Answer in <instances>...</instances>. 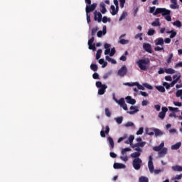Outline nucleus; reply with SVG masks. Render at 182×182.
<instances>
[{"label":"nucleus","mask_w":182,"mask_h":182,"mask_svg":"<svg viewBox=\"0 0 182 182\" xmlns=\"http://www.w3.org/2000/svg\"><path fill=\"white\" fill-rule=\"evenodd\" d=\"M150 14H153L155 16L161 14L164 16V19L168 22H171V11L168 10L166 8H157L156 6L150 7L149 9Z\"/></svg>","instance_id":"1"},{"label":"nucleus","mask_w":182,"mask_h":182,"mask_svg":"<svg viewBox=\"0 0 182 182\" xmlns=\"http://www.w3.org/2000/svg\"><path fill=\"white\" fill-rule=\"evenodd\" d=\"M136 65L141 70H147L149 69V65H150V60L149 58L139 59L136 62Z\"/></svg>","instance_id":"2"},{"label":"nucleus","mask_w":182,"mask_h":182,"mask_svg":"<svg viewBox=\"0 0 182 182\" xmlns=\"http://www.w3.org/2000/svg\"><path fill=\"white\" fill-rule=\"evenodd\" d=\"M95 85H96V87L99 89L98 95H102L106 92V89H107V85L105 84H102V82L100 81H97Z\"/></svg>","instance_id":"3"},{"label":"nucleus","mask_w":182,"mask_h":182,"mask_svg":"<svg viewBox=\"0 0 182 182\" xmlns=\"http://www.w3.org/2000/svg\"><path fill=\"white\" fill-rule=\"evenodd\" d=\"M143 164V160L140 158L134 159L132 161V166L134 170H140Z\"/></svg>","instance_id":"4"},{"label":"nucleus","mask_w":182,"mask_h":182,"mask_svg":"<svg viewBox=\"0 0 182 182\" xmlns=\"http://www.w3.org/2000/svg\"><path fill=\"white\" fill-rule=\"evenodd\" d=\"M97 7V3H93L92 4H88L86 5L85 7V11L87 14H90V12H93L95 9Z\"/></svg>","instance_id":"5"},{"label":"nucleus","mask_w":182,"mask_h":182,"mask_svg":"<svg viewBox=\"0 0 182 182\" xmlns=\"http://www.w3.org/2000/svg\"><path fill=\"white\" fill-rule=\"evenodd\" d=\"M126 151H132V149L125 148L122 150L121 153H122V156H120V159L122 160V161H129V158L127 157V155H125Z\"/></svg>","instance_id":"6"},{"label":"nucleus","mask_w":182,"mask_h":182,"mask_svg":"<svg viewBox=\"0 0 182 182\" xmlns=\"http://www.w3.org/2000/svg\"><path fill=\"white\" fill-rule=\"evenodd\" d=\"M118 76H120L121 77H124V76H126L127 75V68L126 65H123L119 70H118Z\"/></svg>","instance_id":"7"},{"label":"nucleus","mask_w":182,"mask_h":182,"mask_svg":"<svg viewBox=\"0 0 182 182\" xmlns=\"http://www.w3.org/2000/svg\"><path fill=\"white\" fill-rule=\"evenodd\" d=\"M148 168L150 173H154V165L153 164V156H151L149 157Z\"/></svg>","instance_id":"8"},{"label":"nucleus","mask_w":182,"mask_h":182,"mask_svg":"<svg viewBox=\"0 0 182 182\" xmlns=\"http://www.w3.org/2000/svg\"><path fill=\"white\" fill-rule=\"evenodd\" d=\"M102 14L100 12H97V11H94V20L97 21V22H102Z\"/></svg>","instance_id":"9"},{"label":"nucleus","mask_w":182,"mask_h":182,"mask_svg":"<svg viewBox=\"0 0 182 182\" xmlns=\"http://www.w3.org/2000/svg\"><path fill=\"white\" fill-rule=\"evenodd\" d=\"M143 48L146 52H148V53H152L151 45H150L149 43H144L143 44Z\"/></svg>","instance_id":"10"},{"label":"nucleus","mask_w":182,"mask_h":182,"mask_svg":"<svg viewBox=\"0 0 182 182\" xmlns=\"http://www.w3.org/2000/svg\"><path fill=\"white\" fill-rule=\"evenodd\" d=\"M109 132H110V127L107 125L105 127V131L104 130L100 131L101 137H106V134H109Z\"/></svg>","instance_id":"11"},{"label":"nucleus","mask_w":182,"mask_h":182,"mask_svg":"<svg viewBox=\"0 0 182 182\" xmlns=\"http://www.w3.org/2000/svg\"><path fill=\"white\" fill-rule=\"evenodd\" d=\"M181 77V75H173V82H171V86L173 87L174 86V85H176V83H177V82H178V80H180V78Z\"/></svg>","instance_id":"12"},{"label":"nucleus","mask_w":182,"mask_h":182,"mask_svg":"<svg viewBox=\"0 0 182 182\" xmlns=\"http://www.w3.org/2000/svg\"><path fill=\"white\" fill-rule=\"evenodd\" d=\"M126 102L129 103V105H136V100L132 98L130 96L126 97Z\"/></svg>","instance_id":"13"},{"label":"nucleus","mask_w":182,"mask_h":182,"mask_svg":"<svg viewBox=\"0 0 182 182\" xmlns=\"http://www.w3.org/2000/svg\"><path fill=\"white\" fill-rule=\"evenodd\" d=\"M106 30H107L106 26H103V27H102V31H99L97 32V37H98V38H102V36L106 33V32H107Z\"/></svg>","instance_id":"14"},{"label":"nucleus","mask_w":182,"mask_h":182,"mask_svg":"<svg viewBox=\"0 0 182 182\" xmlns=\"http://www.w3.org/2000/svg\"><path fill=\"white\" fill-rule=\"evenodd\" d=\"M155 45L156 46H159L160 45L161 46H163L164 45V39L163 38H159L155 41Z\"/></svg>","instance_id":"15"},{"label":"nucleus","mask_w":182,"mask_h":182,"mask_svg":"<svg viewBox=\"0 0 182 182\" xmlns=\"http://www.w3.org/2000/svg\"><path fill=\"white\" fill-rule=\"evenodd\" d=\"M154 132L156 137H159V136H163V134H164V132H161V130L157 128L154 129Z\"/></svg>","instance_id":"16"},{"label":"nucleus","mask_w":182,"mask_h":182,"mask_svg":"<svg viewBox=\"0 0 182 182\" xmlns=\"http://www.w3.org/2000/svg\"><path fill=\"white\" fill-rule=\"evenodd\" d=\"M111 9V15L114 16V15H117V12H119V9H117V7H114V5H112L110 6Z\"/></svg>","instance_id":"17"},{"label":"nucleus","mask_w":182,"mask_h":182,"mask_svg":"<svg viewBox=\"0 0 182 182\" xmlns=\"http://www.w3.org/2000/svg\"><path fill=\"white\" fill-rule=\"evenodd\" d=\"M130 110L131 111L128 112V113L129 114H134V113H137V112H139V108H137V107L131 106Z\"/></svg>","instance_id":"18"},{"label":"nucleus","mask_w":182,"mask_h":182,"mask_svg":"<svg viewBox=\"0 0 182 182\" xmlns=\"http://www.w3.org/2000/svg\"><path fill=\"white\" fill-rule=\"evenodd\" d=\"M101 9V13L103 14V15H105V14H106L107 12V10L106 9V4H105L104 2L100 3V4Z\"/></svg>","instance_id":"19"},{"label":"nucleus","mask_w":182,"mask_h":182,"mask_svg":"<svg viewBox=\"0 0 182 182\" xmlns=\"http://www.w3.org/2000/svg\"><path fill=\"white\" fill-rule=\"evenodd\" d=\"M113 167L115 169L124 168V167H126V165L123 164L114 163Z\"/></svg>","instance_id":"20"},{"label":"nucleus","mask_w":182,"mask_h":182,"mask_svg":"<svg viewBox=\"0 0 182 182\" xmlns=\"http://www.w3.org/2000/svg\"><path fill=\"white\" fill-rule=\"evenodd\" d=\"M167 154V148H163L159 152V157H164Z\"/></svg>","instance_id":"21"},{"label":"nucleus","mask_w":182,"mask_h":182,"mask_svg":"<svg viewBox=\"0 0 182 182\" xmlns=\"http://www.w3.org/2000/svg\"><path fill=\"white\" fill-rule=\"evenodd\" d=\"M181 147V142H178L171 146V150H178Z\"/></svg>","instance_id":"22"},{"label":"nucleus","mask_w":182,"mask_h":182,"mask_svg":"<svg viewBox=\"0 0 182 182\" xmlns=\"http://www.w3.org/2000/svg\"><path fill=\"white\" fill-rule=\"evenodd\" d=\"M141 155V153L140 152H134L132 154H130V156L132 157V159H139V156Z\"/></svg>","instance_id":"23"},{"label":"nucleus","mask_w":182,"mask_h":182,"mask_svg":"<svg viewBox=\"0 0 182 182\" xmlns=\"http://www.w3.org/2000/svg\"><path fill=\"white\" fill-rule=\"evenodd\" d=\"M114 99L115 102H117V103H118V105H119V106H121V107L126 104V102H124V98H121V99H119V101H117V100L116 98H114Z\"/></svg>","instance_id":"24"},{"label":"nucleus","mask_w":182,"mask_h":182,"mask_svg":"<svg viewBox=\"0 0 182 182\" xmlns=\"http://www.w3.org/2000/svg\"><path fill=\"white\" fill-rule=\"evenodd\" d=\"M165 73H166L167 75H173V73H176V70L173 68H166Z\"/></svg>","instance_id":"25"},{"label":"nucleus","mask_w":182,"mask_h":182,"mask_svg":"<svg viewBox=\"0 0 182 182\" xmlns=\"http://www.w3.org/2000/svg\"><path fill=\"white\" fill-rule=\"evenodd\" d=\"M100 65H102V68H106L107 66V62L105 61V59L101 58L99 60Z\"/></svg>","instance_id":"26"},{"label":"nucleus","mask_w":182,"mask_h":182,"mask_svg":"<svg viewBox=\"0 0 182 182\" xmlns=\"http://www.w3.org/2000/svg\"><path fill=\"white\" fill-rule=\"evenodd\" d=\"M156 89L158 90L159 92H161V93H164L166 92V88L161 85L156 86Z\"/></svg>","instance_id":"27"},{"label":"nucleus","mask_w":182,"mask_h":182,"mask_svg":"<svg viewBox=\"0 0 182 182\" xmlns=\"http://www.w3.org/2000/svg\"><path fill=\"white\" fill-rule=\"evenodd\" d=\"M107 140L111 146V148L114 149V141H113V138H112V136H109Z\"/></svg>","instance_id":"28"},{"label":"nucleus","mask_w":182,"mask_h":182,"mask_svg":"<svg viewBox=\"0 0 182 182\" xmlns=\"http://www.w3.org/2000/svg\"><path fill=\"white\" fill-rule=\"evenodd\" d=\"M172 170H173V171H182V166H172Z\"/></svg>","instance_id":"29"},{"label":"nucleus","mask_w":182,"mask_h":182,"mask_svg":"<svg viewBox=\"0 0 182 182\" xmlns=\"http://www.w3.org/2000/svg\"><path fill=\"white\" fill-rule=\"evenodd\" d=\"M161 23H160V21L159 18H156L155 21H153L151 23V26H160Z\"/></svg>","instance_id":"30"},{"label":"nucleus","mask_w":182,"mask_h":182,"mask_svg":"<svg viewBox=\"0 0 182 182\" xmlns=\"http://www.w3.org/2000/svg\"><path fill=\"white\" fill-rule=\"evenodd\" d=\"M173 25L176 28H181V21L177 20L173 23Z\"/></svg>","instance_id":"31"},{"label":"nucleus","mask_w":182,"mask_h":182,"mask_svg":"<svg viewBox=\"0 0 182 182\" xmlns=\"http://www.w3.org/2000/svg\"><path fill=\"white\" fill-rule=\"evenodd\" d=\"M90 69H91V70H93V72H97V69H98L97 65L91 64Z\"/></svg>","instance_id":"32"},{"label":"nucleus","mask_w":182,"mask_h":182,"mask_svg":"<svg viewBox=\"0 0 182 182\" xmlns=\"http://www.w3.org/2000/svg\"><path fill=\"white\" fill-rule=\"evenodd\" d=\"M127 16V12L124 11V12L122 14V15H121V16L119 17V22L122 21H123V19H124Z\"/></svg>","instance_id":"33"},{"label":"nucleus","mask_w":182,"mask_h":182,"mask_svg":"<svg viewBox=\"0 0 182 182\" xmlns=\"http://www.w3.org/2000/svg\"><path fill=\"white\" fill-rule=\"evenodd\" d=\"M173 53H171L166 60V65H170L171 63V60L173 59Z\"/></svg>","instance_id":"34"},{"label":"nucleus","mask_w":182,"mask_h":182,"mask_svg":"<svg viewBox=\"0 0 182 182\" xmlns=\"http://www.w3.org/2000/svg\"><path fill=\"white\" fill-rule=\"evenodd\" d=\"M102 49H99L97 51V54H96V59L97 60H98V59H100V56H102Z\"/></svg>","instance_id":"35"},{"label":"nucleus","mask_w":182,"mask_h":182,"mask_svg":"<svg viewBox=\"0 0 182 182\" xmlns=\"http://www.w3.org/2000/svg\"><path fill=\"white\" fill-rule=\"evenodd\" d=\"M99 31V28L98 27H95V28H93L92 29V31H91V35L92 36H95V35H96V33Z\"/></svg>","instance_id":"36"},{"label":"nucleus","mask_w":182,"mask_h":182,"mask_svg":"<svg viewBox=\"0 0 182 182\" xmlns=\"http://www.w3.org/2000/svg\"><path fill=\"white\" fill-rule=\"evenodd\" d=\"M146 142L136 143L134 145V147H144Z\"/></svg>","instance_id":"37"},{"label":"nucleus","mask_w":182,"mask_h":182,"mask_svg":"<svg viewBox=\"0 0 182 182\" xmlns=\"http://www.w3.org/2000/svg\"><path fill=\"white\" fill-rule=\"evenodd\" d=\"M142 36H143V33H139L136 34L134 38H135V39L139 38V41H143Z\"/></svg>","instance_id":"38"},{"label":"nucleus","mask_w":182,"mask_h":182,"mask_svg":"<svg viewBox=\"0 0 182 182\" xmlns=\"http://www.w3.org/2000/svg\"><path fill=\"white\" fill-rule=\"evenodd\" d=\"M139 182H149V178L145 176H141L139 178Z\"/></svg>","instance_id":"39"},{"label":"nucleus","mask_w":182,"mask_h":182,"mask_svg":"<svg viewBox=\"0 0 182 182\" xmlns=\"http://www.w3.org/2000/svg\"><path fill=\"white\" fill-rule=\"evenodd\" d=\"M115 121L117 122V123L118 124H122V123L123 122V117H119L115 118Z\"/></svg>","instance_id":"40"},{"label":"nucleus","mask_w":182,"mask_h":182,"mask_svg":"<svg viewBox=\"0 0 182 182\" xmlns=\"http://www.w3.org/2000/svg\"><path fill=\"white\" fill-rule=\"evenodd\" d=\"M154 33H156V31H154V29L150 28L148 31L147 34L149 35V36H153V35H154Z\"/></svg>","instance_id":"41"},{"label":"nucleus","mask_w":182,"mask_h":182,"mask_svg":"<svg viewBox=\"0 0 182 182\" xmlns=\"http://www.w3.org/2000/svg\"><path fill=\"white\" fill-rule=\"evenodd\" d=\"M143 86H144V87L149 89V90H153V86L149 85L148 83H144Z\"/></svg>","instance_id":"42"},{"label":"nucleus","mask_w":182,"mask_h":182,"mask_svg":"<svg viewBox=\"0 0 182 182\" xmlns=\"http://www.w3.org/2000/svg\"><path fill=\"white\" fill-rule=\"evenodd\" d=\"M168 109L171 112H180V109H178V108H177V107H168Z\"/></svg>","instance_id":"43"},{"label":"nucleus","mask_w":182,"mask_h":182,"mask_svg":"<svg viewBox=\"0 0 182 182\" xmlns=\"http://www.w3.org/2000/svg\"><path fill=\"white\" fill-rule=\"evenodd\" d=\"M163 86H164L166 87V89H167V90H168L171 87H173L171 83L168 84V82H164L163 83Z\"/></svg>","instance_id":"44"},{"label":"nucleus","mask_w":182,"mask_h":182,"mask_svg":"<svg viewBox=\"0 0 182 182\" xmlns=\"http://www.w3.org/2000/svg\"><path fill=\"white\" fill-rule=\"evenodd\" d=\"M179 7L180 6L177 4H172L170 5V8L171 9H178Z\"/></svg>","instance_id":"45"},{"label":"nucleus","mask_w":182,"mask_h":182,"mask_svg":"<svg viewBox=\"0 0 182 182\" xmlns=\"http://www.w3.org/2000/svg\"><path fill=\"white\" fill-rule=\"evenodd\" d=\"M105 114L107 117H110V116H112V112H110L109 108H105Z\"/></svg>","instance_id":"46"},{"label":"nucleus","mask_w":182,"mask_h":182,"mask_svg":"<svg viewBox=\"0 0 182 182\" xmlns=\"http://www.w3.org/2000/svg\"><path fill=\"white\" fill-rule=\"evenodd\" d=\"M143 132H144V128L140 127V128L139 129V130L136 132L137 136H139V135H140V134H143Z\"/></svg>","instance_id":"47"},{"label":"nucleus","mask_w":182,"mask_h":182,"mask_svg":"<svg viewBox=\"0 0 182 182\" xmlns=\"http://www.w3.org/2000/svg\"><path fill=\"white\" fill-rule=\"evenodd\" d=\"M128 140L129 141L130 145L133 144V140H134V136L133 135H130L129 137L128 138Z\"/></svg>","instance_id":"48"},{"label":"nucleus","mask_w":182,"mask_h":182,"mask_svg":"<svg viewBox=\"0 0 182 182\" xmlns=\"http://www.w3.org/2000/svg\"><path fill=\"white\" fill-rule=\"evenodd\" d=\"M159 119H161V120H163L166 117V114H164V112H161L159 114Z\"/></svg>","instance_id":"49"},{"label":"nucleus","mask_w":182,"mask_h":182,"mask_svg":"<svg viewBox=\"0 0 182 182\" xmlns=\"http://www.w3.org/2000/svg\"><path fill=\"white\" fill-rule=\"evenodd\" d=\"M154 50L156 52H160V50H163V52H164V48L163 47L156 46L154 48Z\"/></svg>","instance_id":"50"},{"label":"nucleus","mask_w":182,"mask_h":182,"mask_svg":"<svg viewBox=\"0 0 182 182\" xmlns=\"http://www.w3.org/2000/svg\"><path fill=\"white\" fill-rule=\"evenodd\" d=\"M119 43H121V45H127V43H129V40L121 39Z\"/></svg>","instance_id":"51"},{"label":"nucleus","mask_w":182,"mask_h":182,"mask_svg":"<svg viewBox=\"0 0 182 182\" xmlns=\"http://www.w3.org/2000/svg\"><path fill=\"white\" fill-rule=\"evenodd\" d=\"M176 36H177V32L172 31L170 35V38L173 39V38H176Z\"/></svg>","instance_id":"52"},{"label":"nucleus","mask_w":182,"mask_h":182,"mask_svg":"<svg viewBox=\"0 0 182 182\" xmlns=\"http://www.w3.org/2000/svg\"><path fill=\"white\" fill-rule=\"evenodd\" d=\"M176 97H181L182 96V90H178L176 93Z\"/></svg>","instance_id":"53"},{"label":"nucleus","mask_w":182,"mask_h":182,"mask_svg":"<svg viewBox=\"0 0 182 182\" xmlns=\"http://www.w3.org/2000/svg\"><path fill=\"white\" fill-rule=\"evenodd\" d=\"M114 53H116V49L113 48L110 50L109 56H114Z\"/></svg>","instance_id":"54"},{"label":"nucleus","mask_w":182,"mask_h":182,"mask_svg":"<svg viewBox=\"0 0 182 182\" xmlns=\"http://www.w3.org/2000/svg\"><path fill=\"white\" fill-rule=\"evenodd\" d=\"M124 4H126V0H119L120 8H124Z\"/></svg>","instance_id":"55"},{"label":"nucleus","mask_w":182,"mask_h":182,"mask_svg":"<svg viewBox=\"0 0 182 182\" xmlns=\"http://www.w3.org/2000/svg\"><path fill=\"white\" fill-rule=\"evenodd\" d=\"M133 126H134V124L132 122H128L126 124H125V127H133Z\"/></svg>","instance_id":"56"},{"label":"nucleus","mask_w":182,"mask_h":182,"mask_svg":"<svg viewBox=\"0 0 182 182\" xmlns=\"http://www.w3.org/2000/svg\"><path fill=\"white\" fill-rule=\"evenodd\" d=\"M167 112H168V109L166 107H163L161 108V112L164 113V114H166V113H167Z\"/></svg>","instance_id":"57"},{"label":"nucleus","mask_w":182,"mask_h":182,"mask_svg":"<svg viewBox=\"0 0 182 182\" xmlns=\"http://www.w3.org/2000/svg\"><path fill=\"white\" fill-rule=\"evenodd\" d=\"M127 137V136L125 135L124 136L119 138L117 140V143H121V141H123V140H124Z\"/></svg>","instance_id":"58"},{"label":"nucleus","mask_w":182,"mask_h":182,"mask_svg":"<svg viewBox=\"0 0 182 182\" xmlns=\"http://www.w3.org/2000/svg\"><path fill=\"white\" fill-rule=\"evenodd\" d=\"M153 150L154 151H159L161 150V149L159 147V146H156L153 147Z\"/></svg>","instance_id":"59"},{"label":"nucleus","mask_w":182,"mask_h":182,"mask_svg":"<svg viewBox=\"0 0 182 182\" xmlns=\"http://www.w3.org/2000/svg\"><path fill=\"white\" fill-rule=\"evenodd\" d=\"M165 80L167 82H171L173 80V78L170 75H167L165 77Z\"/></svg>","instance_id":"60"},{"label":"nucleus","mask_w":182,"mask_h":182,"mask_svg":"<svg viewBox=\"0 0 182 182\" xmlns=\"http://www.w3.org/2000/svg\"><path fill=\"white\" fill-rule=\"evenodd\" d=\"M93 42H95V37H92L89 41H88V46H90L93 44Z\"/></svg>","instance_id":"61"},{"label":"nucleus","mask_w":182,"mask_h":182,"mask_svg":"<svg viewBox=\"0 0 182 182\" xmlns=\"http://www.w3.org/2000/svg\"><path fill=\"white\" fill-rule=\"evenodd\" d=\"M89 46V49H90L91 50H96V46H95V44H91Z\"/></svg>","instance_id":"62"},{"label":"nucleus","mask_w":182,"mask_h":182,"mask_svg":"<svg viewBox=\"0 0 182 182\" xmlns=\"http://www.w3.org/2000/svg\"><path fill=\"white\" fill-rule=\"evenodd\" d=\"M182 178V173L179 174V175H176L175 176V180H181Z\"/></svg>","instance_id":"63"},{"label":"nucleus","mask_w":182,"mask_h":182,"mask_svg":"<svg viewBox=\"0 0 182 182\" xmlns=\"http://www.w3.org/2000/svg\"><path fill=\"white\" fill-rule=\"evenodd\" d=\"M92 77H93V79H99V74L97 73H95L92 75Z\"/></svg>","instance_id":"64"}]
</instances>
